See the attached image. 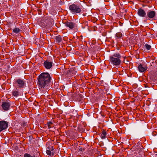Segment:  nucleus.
Listing matches in <instances>:
<instances>
[{
    "instance_id": "15",
    "label": "nucleus",
    "mask_w": 157,
    "mask_h": 157,
    "mask_svg": "<svg viewBox=\"0 0 157 157\" xmlns=\"http://www.w3.org/2000/svg\"><path fill=\"white\" fill-rule=\"evenodd\" d=\"M100 134L101 137L102 139H105L106 138V133L105 130H103Z\"/></svg>"
},
{
    "instance_id": "21",
    "label": "nucleus",
    "mask_w": 157,
    "mask_h": 157,
    "mask_svg": "<svg viewBox=\"0 0 157 157\" xmlns=\"http://www.w3.org/2000/svg\"><path fill=\"white\" fill-rule=\"evenodd\" d=\"M24 157H35V155H31L29 154L25 153L24 154Z\"/></svg>"
},
{
    "instance_id": "14",
    "label": "nucleus",
    "mask_w": 157,
    "mask_h": 157,
    "mask_svg": "<svg viewBox=\"0 0 157 157\" xmlns=\"http://www.w3.org/2000/svg\"><path fill=\"white\" fill-rule=\"evenodd\" d=\"M138 68L139 71L140 72H143L147 69V67H144L141 64H140Z\"/></svg>"
},
{
    "instance_id": "1",
    "label": "nucleus",
    "mask_w": 157,
    "mask_h": 157,
    "mask_svg": "<svg viewBox=\"0 0 157 157\" xmlns=\"http://www.w3.org/2000/svg\"><path fill=\"white\" fill-rule=\"evenodd\" d=\"M37 85L40 89L47 88L50 85L51 77L48 73H42L38 77Z\"/></svg>"
},
{
    "instance_id": "17",
    "label": "nucleus",
    "mask_w": 157,
    "mask_h": 157,
    "mask_svg": "<svg viewBox=\"0 0 157 157\" xmlns=\"http://www.w3.org/2000/svg\"><path fill=\"white\" fill-rule=\"evenodd\" d=\"M20 31V29L17 28H15L13 29V32L16 33H18Z\"/></svg>"
},
{
    "instance_id": "10",
    "label": "nucleus",
    "mask_w": 157,
    "mask_h": 157,
    "mask_svg": "<svg viewBox=\"0 0 157 157\" xmlns=\"http://www.w3.org/2000/svg\"><path fill=\"white\" fill-rule=\"evenodd\" d=\"M147 16L149 19L153 18L155 14V11L153 10H149L148 11L147 13Z\"/></svg>"
},
{
    "instance_id": "2",
    "label": "nucleus",
    "mask_w": 157,
    "mask_h": 157,
    "mask_svg": "<svg viewBox=\"0 0 157 157\" xmlns=\"http://www.w3.org/2000/svg\"><path fill=\"white\" fill-rule=\"evenodd\" d=\"M121 57L119 53H115L109 57V60L111 64L115 66H117L120 65L121 63Z\"/></svg>"
},
{
    "instance_id": "7",
    "label": "nucleus",
    "mask_w": 157,
    "mask_h": 157,
    "mask_svg": "<svg viewBox=\"0 0 157 157\" xmlns=\"http://www.w3.org/2000/svg\"><path fill=\"white\" fill-rule=\"evenodd\" d=\"M8 126V123L5 121H0V132L7 128Z\"/></svg>"
},
{
    "instance_id": "13",
    "label": "nucleus",
    "mask_w": 157,
    "mask_h": 157,
    "mask_svg": "<svg viewBox=\"0 0 157 157\" xmlns=\"http://www.w3.org/2000/svg\"><path fill=\"white\" fill-rule=\"evenodd\" d=\"M55 40L56 42L58 43H60L63 40L62 37L60 35L56 36L55 37Z\"/></svg>"
},
{
    "instance_id": "22",
    "label": "nucleus",
    "mask_w": 157,
    "mask_h": 157,
    "mask_svg": "<svg viewBox=\"0 0 157 157\" xmlns=\"http://www.w3.org/2000/svg\"><path fill=\"white\" fill-rule=\"evenodd\" d=\"M48 149L51 151H53L54 150L53 147L52 146L48 147Z\"/></svg>"
},
{
    "instance_id": "18",
    "label": "nucleus",
    "mask_w": 157,
    "mask_h": 157,
    "mask_svg": "<svg viewBox=\"0 0 157 157\" xmlns=\"http://www.w3.org/2000/svg\"><path fill=\"white\" fill-rule=\"evenodd\" d=\"M157 64V63L156 61H153L151 63V66L153 68L155 67V66Z\"/></svg>"
},
{
    "instance_id": "23",
    "label": "nucleus",
    "mask_w": 157,
    "mask_h": 157,
    "mask_svg": "<svg viewBox=\"0 0 157 157\" xmlns=\"http://www.w3.org/2000/svg\"><path fill=\"white\" fill-rule=\"evenodd\" d=\"M46 153H47V154L48 155H51V151L50 150H48L46 151Z\"/></svg>"
},
{
    "instance_id": "4",
    "label": "nucleus",
    "mask_w": 157,
    "mask_h": 157,
    "mask_svg": "<svg viewBox=\"0 0 157 157\" xmlns=\"http://www.w3.org/2000/svg\"><path fill=\"white\" fill-rule=\"evenodd\" d=\"M69 9L71 12L73 14L79 13L81 11L80 6L75 4H72L70 5Z\"/></svg>"
},
{
    "instance_id": "11",
    "label": "nucleus",
    "mask_w": 157,
    "mask_h": 157,
    "mask_svg": "<svg viewBox=\"0 0 157 157\" xmlns=\"http://www.w3.org/2000/svg\"><path fill=\"white\" fill-rule=\"evenodd\" d=\"M138 14L139 16L142 17H145L146 16V13L145 11L142 9H139L138 11Z\"/></svg>"
},
{
    "instance_id": "3",
    "label": "nucleus",
    "mask_w": 157,
    "mask_h": 157,
    "mask_svg": "<svg viewBox=\"0 0 157 157\" xmlns=\"http://www.w3.org/2000/svg\"><path fill=\"white\" fill-rule=\"evenodd\" d=\"M14 82V84L16 85L15 88L17 90L24 88L26 84L25 81L24 80L20 78L16 79Z\"/></svg>"
},
{
    "instance_id": "9",
    "label": "nucleus",
    "mask_w": 157,
    "mask_h": 157,
    "mask_svg": "<svg viewBox=\"0 0 157 157\" xmlns=\"http://www.w3.org/2000/svg\"><path fill=\"white\" fill-rule=\"evenodd\" d=\"M44 65L47 69H50L52 66V62H49L48 60H46L44 62Z\"/></svg>"
},
{
    "instance_id": "20",
    "label": "nucleus",
    "mask_w": 157,
    "mask_h": 157,
    "mask_svg": "<svg viewBox=\"0 0 157 157\" xmlns=\"http://www.w3.org/2000/svg\"><path fill=\"white\" fill-rule=\"evenodd\" d=\"M144 47L148 50H150L151 48V46L150 45H149L148 44H146L145 45Z\"/></svg>"
},
{
    "instance_id": "16",
    "label": "nucleus",
    "mask_w": 157,
    "mask_h": 157,
    "mask_svg": "<svg viewBox=\"0 0 157 157\" xmlns=\"http://www.w3.org/2000/svg\"><path fill=\"white\" fill-rule=\"evenodd\" d=\"M47 125L48 126V128H50L53 127V123L51 121H49L47 122Z\"/></svg>"
},
{
    "instance_id": "6",
    "label": "nucleus",
    "mask_w": 157,
    "mask_h": 157,
    "mask_svg": "<svg viewBox=\"0 0 157 157\" xmlns=\"http://www.w3.org/2000/svg\"><path fill=\"white\" fill-rule=\"evenodd\" d=\"M2 109L4 111H7L10 109V104L8 102H3L2 105Z\"/></svg>"
},
{
    "instance_id": "12",
    "label": "nucleus",
    "mask_w": 157,
    "mask_h": 157,
    "mask_svg": "<svg viewBox=\"0 0 157 157\" xmlns=\"http://www.w3.org/2000/svg\"><path fill=\"white\" fill-rule=\"evenodd\" d=\"M12 94L13 96L17 97L18 96L20 95V92L18 90H14L12 92Z\"/></svg>"
},
{
    "instance_id": "8",
    "label": "nucleus",
    "mask_w": 157,
    "mask_h": 157,
    "mask_svg": "<svg viewBox=\"0 0 157 157\" xmlns=\"http://www.w3.org/2000/svg\"><path fill=\"white\" fill-rule=\"evenodd\" d=\"M65 24L66 26L68 27L71 29L74 28L75 25V23L70 21H67L65 23Z\"/></svg>"
},
{
    "instance_id": "5",
    "label": "nucleus",
    "mask_w": 157,
    "mask_h": 157,
    "mask_svg": "<svg viewBox=\"0 0 157 157\" xmlns=\"http://www.w3.org/2000/svg\"><path fill=\"white\" fill-rule=\"evenodd\" d=\"M40 25L43 28H48L52 26V23L48 19L43 18L40 21Z\"/></svg>"
},
{
    "instance_id": "19",
    "label": "nucleus",
    "mask_w": 157,
    "mask_h": 157,
    "mask_svg": "<svg viewBox=\"0 0 157 157\" xmlns=\"http://www.w3.org/2000/svg\"><path fill=\"white\" fill-rule=\"evenodd\" d=\"M116 37L118 38H121L122 36V34L121 33H117L116 34Z\"/></svg>"
}]
</instances>
